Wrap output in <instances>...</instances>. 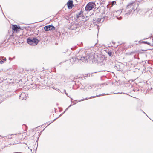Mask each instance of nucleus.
<instances>
[{"instance_id":"obj_19","label":"nucleus","mask_w":153,"mask_h":153,"mask_svg":"<svg viewBox=\"0 0 153 153\" xmlns=\"http://www.w3.org/2000/svg\"><path fill=\"white\" fill-rule=\"evenodd\" d=\"M64 113H63L62 114H61L59 116L57 117V118H56L55 119H54L53 120V121H51L50 123H49V125L50 124H51V123H52L53 122H54V121H55L57 118H58L60 116H61Z\"/></svg>"},{"instance_id":"obj_38","label":"nucleus","mask_w":153,"mask_h":153,"mask_svg":"<svg viewBox=\"0 0 153 153\" xmlns=\"http://www.w3.org/2000/svg\"><path fill=\"white\" fill-rule=\"evenodd\" d=\"M71 49L73 50V49H73V48H71Z\"/></svg>"},{"instance_id":"obj_4","label":"nucleus","mask_w":153,"mask_h":153,"mask_svg":"<svg viewBox=\"0 0 153 153\" xmlns=\"http://www.w3.org/2000/svg\"><path fill=\"white\" fill-rule=\"evenodd\" d=\"M95 3L93 2H90L86 5L85 7V10L87 11H90L94 8Z\"/></svg>"},{"instance_id":"obj_12","label":"nucleus","mask_w":153,"mask_h":153,"mask_svg":"<svg viewBox=\"0 0 153 153\" xmlns=\"http://www.w3.org/2000/svg\"><path fill=\"white\" fill-rule=\"evenodd\" d=\"M100 94L99 95H96V96H91V97H90L89 98H95L96 97H99V96H103V95H109V94Z\"/></svg>"},{"instance_id":"obj_25","label":"nucleus","mask_w":153,"mask_h":153,"mask_svg":"<svg viewBox=\"0 0 153 153\" xmlns=\"http://www.w3.org/2000/svg\"><path fill=\"white\" fill-rule=\"evenodd\" d=\"M90 99V98H88L87 97H86L85 99H83L81 100H80L79 101H82L83 100H87V99Z\"/></svg>"},{"instance_id":"obj_7","label":"nucleus","mask_w":153,"mask_h":153,"mask_svg":"<svg viewBox=\"0 0 153 153\" xmlns=\"http://www.w3.org/2000/svg\"><path fill=\"white\" fill-rule=\"evenodd\" d=\"M12 28L13 33H16L19 31V29H20V27H18L16 25H12Z\"/></svg>"},{"instance_id":"obj_13","label":"nucleus","mask_w":153,"mask_h":153,"mask_svg":"<svg viewBox=\"0 0 153 153\" xmlns=\"http://www.w3.org/2000/svg\"><path fill=\"white\" fill-rule=\"evenodd\" d=\"M118 71H121V68H120V66L118 65H116L114 67Z\"/></svg>"},{"instance_id":"obj_33","label":"nucleus","mask_w":153,"mask_h":153,"mask_svg":"<svg viewBox=\"0 0 153 153\" xmlns=\"http://www.w3.org/2000/svg\"><path fill=\"white\" fill-rule=\"evenodd\" d=\"M89 87L90 88H91V86H89Z\"/></svg>"},{"instance_id":"obj_36","label":"nucleus","mask_w":153,"mask_h":153,"mask_svg":"<svg viewBox=\"0 0 153 153\" xmlns=\"http://www.w3.org/2000/svg\"><path fill=\"white\" fill-rule=\"evenodd\" d=\"M20 153V152H15V153Z\"/></svg>"},{"instance_id":"obj_34","label":"nucleus","mask_w":153,"mask_h":153,"mask_svg":"<svg viewBox=\"0 0 153 153\" xmlns=\"http://www.w3.org/2000/svg\"><path fill=\"white\" fill-rule=\"evenodd\" d=\"M2 59L1 57H0V60H1Z\"/></svg>"},{"instance_id":"obj_28","label":"nucleus","mask_w":153,"mask_h":153,"mask_svg":"<svg viewBox=\"0 0 153 153\" xmlns=\"http://www.w3.org/2000/svg\"><path fill=\"white\" fill-rule=\"evenodd\" d=\"M115 94H124L125 93H123V92H121V93H120V92H118V93H114Z\"/></svg>"},{"instance_id":"obj_2","label":"nucleus","mask_w":153,"mask_h":153,"mask_svg":"<svg viewBox=\"0 0 153 153\" xmlns=\"http://www.w3.org/2000/svg\"><path fill=\"white\" fill-rule=\"evenodd\" d=\"M27 42L30 45L33 46L37 44L39 42V40L36 37L33 38L29 37L27 39Z\"/></svg>"},{"instance_id":"obj_5","label":"nucleus","mask_w":153,"mask_h":153,"mask_svg":"<svg viewBox=\"0 0 153 153\" xmlns=\"http://www.w3.org/2000/svg\"><path fill=\"white\" fill-rule=\"evenodd\" d=\"M133 4V3H129L127 5V7H126V10H127L128 9L130 8V9L128 10V12L125 13V15H126L127 16H128L130 15L131 12H132V10L133 9V7H132L131 8L132 6V5Z\"/></svg>"},{"instance_id":"obj_21","label":"nucleus","mask_w":153,"mask_h":153,"mask_svg":"<svg viewBox=\"0 0 153 153\" xmlns=\"http://www.w3.org/2000/svg\"><path fill=\"white\" fill-rule=\"evenodd\" d=\"M73 105H72V104H71V105H69V106L68 108H67L66 109V110L64 111L63 112V113H65L66 112V110H67L70 107H71V106H72Z\"/></svg>"},{"instance_id":"obj_8","label":"nucleus","mask_w":153,"mask_h":153,"mask_svg":"<svg viewBox=\"0 0 153 153\" xmlns=\"http://www.w3.org/2000/svg\"><path fill=\"white\" fill-rule=\"evenodd\" d=\"M68 7L69 9H71L73 7V1L72 0H69L67 3Z\"/></svg>"},{"instance_id":"obj_40","label":"nucleus","mask_w":153,"mask_h":153,"mask_svg":"<svg viewBox=\"0 0 153 153\" xmlns=\"http://www.w3.org/2000/svg\"><path fill=\"white\" fill-rule=\"evenodd\" d=\"M0 7L1 8V5H0Z\"/></svg>"},{"instance_id":"obj_26","label":"nucleus","mask_w":153,"mask_h":153,"mask_svg":"<svg viewBox=\"0 0 153 153\" xmlns=\"http://www.w3.org/2000/svg\"><path fill=\"white\" fill-rule=\"evenodd\" d=\"M85 19L86 21H87V20H88V16H86L85 18Z\"/></svg>"},{"instance_id":"obj_39","label":"nucleus","mask_w":153,"mask_h":153,"mask_svg":"<svg viewBox=\"0 0 153 153\" xmlns=\"http://www.w3.org/2000/svg\"><path fill=\"white\" fill-rule=\"evenodd\" d=\"M71 102H72V100H71Z\"/></svg>"},{"instance_id":"obj_15","label":"nucleus","mask_w":153,"mask_h":153,"mask_svg":"<svg viewBox=\"0 0 153 153\" xmlns=\"http://www.w3.org/2000/svg\"><path fill=\"white\" fill-rule=\"evenodd\" d=\"M82 11H80L79 12L76 14L77 18H79V17L81 16L82 15Z\"/></svg>"},{"instance_id":"obj_3","label":"nucleus","mask_w":153,"mask_h":153,"mask_svg":"<svg viewBox=\"0 0 153 153\" xmlns=\"http://www.w3.org/2000/svg\"><path fill=\"white\" fill-rule=\"evenodd\" d=\"M88 55H93L94 56V55L93 54H92L91 53H88ZM105 57L103 55L101 56H98L97 57V59L96 60L95 59V57H94V60H95V62H92H92H97L98 63H101L102 62L103 63H104L105 62Z\"/></svg>"},{"instance_id":"obj_41","label":"nucleus","mask_w":153,"mask_h":153,"mask_svg":"<svg viewBox=\"0 0 153 153\" xmlns=\"http://www.w3.org/2000/svg\"><path fill=\"white\" fill-rule=\"evenodd\" d=\"M2 138H4V137H2Z\"/></svg>"},{"instance_id":"obj_32","label":"nucleus","mask_w":153,"mask_h":153,"mask_svg":"<svg viewBox=\"0 0 153 153\" xmlns=\"http://www.w3.org/2000/svg\"><path fill=\"white\" fill-rule=\"evenodd\" d=\"M144 113L146 116H147V114L143 111H142ZM148 117V116H147Z\"/></svg>"},{"instance_id":"obj_9","label":"nucleus","mask_w":153,"mask_h":153,"mask_svg":"<svg viewBox=\"0 0 153 153\" xmlns=\"http://www.w3.org/2000/svg\"><path fill=\"white\" fill-rule=\"evenodd\" d=\"M104 20V18H98L97 19H95L94 20V23L97 22L100 23L103 22Z\"/></svg>"},{"instance_id":"obj_16","label":"nucleus","mask_w":153,"mask_h":153,"mask_svg":"<svg viewBox=\"0 0 153 153\" xmlns=\"http://www.w3.org/2000/svg\"><path fill=\"white\" fill-rule=\"evenodd\" d=\"M71 81H73L75 79V78L73 75H71L69 78Z\"/></svg>"},{"instance_id":"obj_14","label":"nucleus","mask_w":153,"mask_h":153,"mask_svg":"<svg viewBox=\"0 0 153 153\" xmlns=\"http://www.w3.org/2000/svg\"><path fill=\"white\" fill-rule=\"evenodd\" d=\"M107 53L109 55V56H112L114 53L111 51H109L108 50L107 52Z\"/></svg>"},{"instance_id":"obj_11","label":"nucleus","mask_w":153,"mask_h":153,"mask_svg":"<svg viewBox=\"0 0 153 153\" xmlns=\"http://www.w3.org/2000/svg\"><path fill=\"white\" fill-rule=\"evenodd\" d=\"M77 28L76 25L75 24H73L70 27V28L71 30H75Z\"/></svg>"},{"instance_id":"obj_30","label":"nucleus","mask_w":153,"mask_h":153,"mask_svg":"<svg viewBox=\"0 0 153 153\" xmlns=\"http://www.w3.org/2000/svg\"><path fill=\"white\" fill-rule=\"evenodd\" d=\"M9 60L10 61L11 60H12V58H10V57H9Z\"/></svg>"},{"instance_id":"obj_18","label":"nucleus","mask_w":153,"mask_h":153,"mask_svg":"<svg viewBox=\"0 0 153 153\" xmlns=\"http://www.w3.org/2000/svg\"><path fill=\"white\" fill-rule=\"evenodd\" d=\"M121 12L122 11H121L120 10H118L115 12V14L116 15H119L121 14Z\"/></svg>"},{"instance_id":"obj_1","label":"nucleus","mask_w":153,"mask_h":153,"mask_svg":"<svg viewBox=\"0 0 153 153\" xmlns=\"http://www.w3.org/2000/svg\"><path fill=\"white\" fill-rule=\"evenodd\" d=\"M88 51L86 50L81 49L76 53L75 56L72 57L70 59L71 61L74 62H83L85 61L88 62L89 60L95 62L94 60V56L93 55H88Z\"/></svg>"},{"instance_id":"obj_20","label":"nucleus","mask_w":153,"mask_h":153,"mask_svg":"<svg viewBox=\"0 0 153 153\" xmlns=\"http://www.w3.org/2000/svg\"><path fill=\"white\" fill-rule=\"evenodd\" d=\"M142 43H145V44H148V45H150V43L149 42H148L147 41H143L142 42Z\"/></svg>"},{"instance_id":"obj_23","label":"nucleus","mask_w":153,"mask_h":153,"mask_svg":"<svg viewBox=\"0 0 153 153\" xmlns=\"http://www.w3.org/2000/svg\"><path fill=\"white\" fill-rule=\"evenodd\" d=\"M4 63V61L2 59L1 60H0V64H2Z\"/></svg>"},{"instance_id":"obj_17","label":"nucleus","mask_w":153,"mask_h":153,"mask_svg":"<svg viewBox=\"0 0 153 153\" xmlns=\"http://www.w3.org/2000/svg\"><path fill=\"white\" fill-rule=\"evenodd\" d=\"M116 4V2L115 1H113L110 4V5L111 7H112L114 5Z\"/></svg>"},{"instance_id":"obj_29","label":"nucleus","mask_w":153,"mask_h":153,"mask_svg":"<svg viewBox=\"0 0 153 153\" xmlns=\"http://www.w3.org/2000/svg\"><path fill=\"white\" fill-rule=\"evenodd\" d=\"M85 88V87H83L82 88H81V89H84Z\"/></svg>"},{"instance_id":"obj_6","label":"nucleus","mask_w":153,"mask_h":153,"mask_svg":"<svg viewBox=\"0 0 153 153\" xmlns=\"http://www.w3.org/2000/svg\"><path fill=\"white\" fill-rule=\"evenodd\" d=\"M44 30L45 31H48L49 30H55V27L53 25H49L45 26L44 27Z\"/></svg>"},{"instance_id":"obj_35","label":"nucleus","mask_w":153,"mask_h":153,"mask_svg":"<svg viewBox=\"0 0 153 153\" xmlns=\"http://www.w3.org/2000/svg\"><path fill=\"white\" fill-rule=\"evenodd\" d=\"M103 4V2H101V4Z\"/></svg>"},{"instance_id":"obj_27","label":"nucleus","mask_w":153,"mask_h":153,"mask_svg":"<svg viewBox=\"0 0 153 153\" xmlns=\"http://www.w3.org/2000/svg\"><path fill=\"white\" fill-rule=\"evenodd\" d=\"M33 85V87H34V88H36V84H33L32 85Z\"/></svg>"},{"instance_id":"obj_37","label":"nucleus","mask_w":153,"mask_h":153,"mask_svg":"<svg viewBox=\"0 0 153 153\" xmlns=\"http://www.w3.org/2000/svg\"><path fill=\"white\" fill-rule=\"evenodd\" d=\"M71 100H73V99H72V98H71Z\"/></svg>"},{"instance_id":"obj_31","label":"nucleus","mask_w":153,"mask_h":153,"mask_svg":"<svg viewBox=\"0 0 153 153\" xmlns=\"http://www.w3.org/2000/svg\"><path fill=\"white\" fill-rule=\"evenodd\" d=\"M117 19H121L120 17H119V18L118 17H117Z\"/></svg>"},{"instance_id":"obj_10","label":"nucleus","mask_w":153,"mask_h":153,"mask_svg":"<svg viewBox=\"0 0 153 153\" xmlns=\"http://www.w3.org/2000/svg\"><path fill=\"white\" fill-rule=\"evenodd\" d=\"M25 94L24 93H22L19 96L20 99L22 100H26V97H25Z\"/></svg>"},{"instance_id":"obj_24","label":"nucleus","mask_w":153,"mask_h":153,"mask_svg":"<svg viewBox=\"0 0 153 153\" xmlns=\"http://www.w3.org/2000/svg\"><path fill=\"white\" fill-rule=\"evenodd\" d=\"M64 91L65 92V94L68 97H70L68 95V94L66 92V90H64Z\"/></svg>"},{"instance_id":"obj_22","label":"nucleus","mask_w":153,"mask_h":153,"mask_svg":"<svg viewBox=\"0 0 153 153\" xmlns=\"http://www.w3.org/2000/svg\"><path fill=\"white\" fill-rule=\"evenodd\" d=\"M1 58L2 60H3L4 61H6V59L5 57H1Z\"/></svg>"}]
</instances>
